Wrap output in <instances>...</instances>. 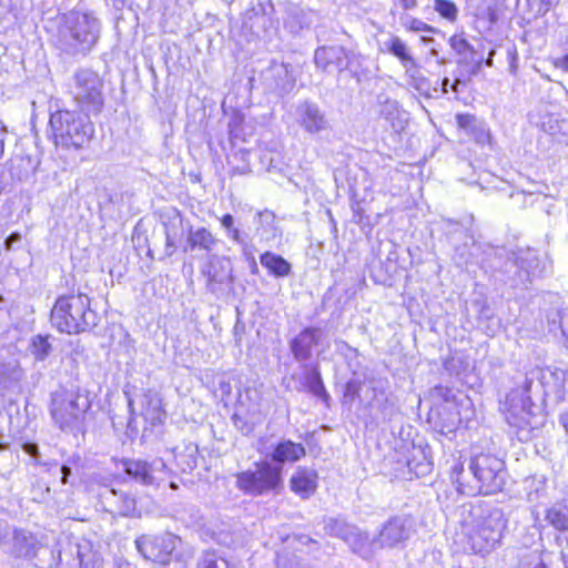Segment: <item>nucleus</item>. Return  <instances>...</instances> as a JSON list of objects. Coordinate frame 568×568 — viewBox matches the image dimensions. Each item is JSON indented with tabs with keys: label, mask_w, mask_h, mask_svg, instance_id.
<instances>
[{
	"label": "nucleus",
	"mask_w": 568,
	"mask_h": 568,
	"mask_svg": "<svg viewBox=\"0 0 568 568\" xmlns=\"http://www.w3.org/2000/svg\"><path fill=\"white\" fill-rule=\"evenodd\" d=\"M534 379L538 381L544 396L554 402L562 400L567 390L566 371L548 366L531 371L520 386L507 394L501 412L508 424L517 428V436L521 442L529 440L532 432L541 428L546 422L542 409L531 402Z\"/></svg>",
	"instance_id": "1"
},
{
	"label": "nucleus",
	"mask_w": 568,
	"mask_h": 568,
	"mask_svg": "<svg viewBox=\"0 0 568 568\" xmlns=\"http://www.w3.org/2000/svg\"><path fill=\"white\" fill-rule=\"evenodd\" d=\"M469 469L474 476V483H465L463 480L465 473L464 462H462L460 455H453L450 480L460 494L468 496L478 494L491 495L500 491L505 486V463L496 455L488 453L475 455L469 464Z\"/></svg>",
	"instance_id": "2"
},
{
	"label": "nucleus",
	"mask_w": 568,
	"mask_h": 568,
	"mask_svg": "<svg viewBox=\"0 0 568 568\" xmlns=\"http://www.w3.org/2000/svg\"><path fill=\"white\" fill-rule=\"evenodd\" d=\"M462 527L474 552L484 555L499 544L506 519L503 510L497 507L471 505Z\"/></svg>",
	"instance_id": "3"
},
{
	"label": "nucleus",
	"mask_w": 568,
	"mask_h": 568,
	"mask_svg": "<svg viewBox=\"0 0 568 568\" xmlns=\"http://www.w3.org/2000/svg\"><path fill=\"white\" fill-rule=\"evenodd\" d=\"M101 22L91 11L72 10L62 17L57 44L68 54H87L95 45Z\"/></svg>",
	"instance_id": "4"
},
{
	"label": "nucleus",
	"mask_w": 568,
	"mask_h": 568,
	"mask_svg": "<svg viewBox=\"0 0 568 568\" xmlns=\"http://www.w3.org/2000/svg\"><path fill=\"white\" fill-rule=\"evenodd\" d=\"M51 324L61 333L79 334L98 324V314L87 294L63 295L51 310Z\"/></svg>",
	"instance_id": "5"
},
{
	"label": "nucleus",
	"mask_w": 568,
	"mask_h": 568,
	"mask_svg": "<svg viewBox=\"0 0 568 568\" xmlns=\"http://www.w3.org/2000/svg\"><path fill=\"white\" fill-rule=\"evenodd\" d=\"M90 407L91 400L87 393L79 389L61 390L52 394L50 415L60 430L78 434L84 429Z\"/></svg>",
	"instance_id": "6"
},
{
	"label": "nucleus",
	"mask_w": 568,
	"mask_h": 568,
	"mask_svg": "<svg viewBox=\"0 0 568 568\" xmlns=\"http://www.w3.org/2000/svg\"><path fill=\"white\" fill-rule=\"evenodd\" d=\"M88 115L70 110L51 113L49 123L54 144L63 149H83L95 132Z\"/></svg>",
	"instance_id": "7"
},
{
	"label": "nucleus",
	"mask_w": 568,
	"mask_h": 568,
	"mask_svg": "<svg viewBox=\"0 0 568 568\" xmlns=\"http://www.w3.org/2000/svg\"><path fill=\"white\" fill-rule=\"evenodd\" d=\"M136 549L148 560L160 565L175 562V568H186L192 552L186 549L174 534L142 535L135 540Z\"/></svg>",
	"instance_id": "8"
},
{
	"label": "nucleus",
	"mask_w": 568,
	"mask_h": 568,
	"mask_svg": "<svg viewBox=\"0 0 568 568\" xmlns=\"http://www.w3.org/2000/svg\"><path fill=\"white\" fill-rule=\"evenodd\" d=\"M71 94L81 111L87 114H98L104 105L103 81L92 70L82 69L74 73Z\"/></svg>",
	"instance_id": "9"
},
{
	"label": "nucleus",
	"mask_w": 568,
	"mask_h": 568,
	"mask_svg": "<svg viewBox=\"0 0 568 568\" xmlns=\"http://www.w3.org/2000/svg\"><path fill=\"white\" fill-rule=\"evenodd\" d=\"M281 467L264 462L255 470L236 474V487L245 494L258 496L276 490L282 484Z\"/></svg>",
	"instance_id": "10"
},
{
	"label": "nucleus",
	"mask_w": 568,
	"mask_h": 568,
	"mask_svg": "<svg viewBox=\"0 0 568 568\" xmlns=\"http://www.w3.org/2000/svg\"><path fill=\"white\" fill-rule=\"evenodd\" d=\"M469 404L468 398L458 402L455 397H446L442 404H437L430 409L428 422L442 435L454 434L463 419L462 408L469 406Z\"/></svg>",
	"instance_id": "11"
},
{
	"label": "nucleus",
	"mask_w": 568,
	"mask_h": 568,
	"mask_svg": "<svg viewBox=\"0 0 568 568\" xmlns=\"http://www.w3.org/2000/svg\"><path fill=\"white\" fill-rule=\"evenodd\" d=\"M122 464L125 474L148 486H159L170 474V469L162 458H155L152 462L125 459Z\"/></svg>",
	"instance_id": "12"
},
{
	"label": "nucleus",
	"mask_w": 568,
	"mask_h": 568,
	"mask_svg": "<svg viewBox=\"0 0 568 568\" xmlns=\"http://www.w3.org/2000/svg\"><path fill=\"white\" fill-rule=\"evenodd\" d=\"M38 540L34 535L23 529L13 528L0 537V549L4 552L21 558L36 556Z\"/></svg>",
	"instance_id": "13"
},
{
	"label": "nucleus",
	"mask_w": 568,
	"mask_h": 568,
	"mask_svg": "<svg viewBox=\"0 0 568 568\" xmlns=\"http://www.w3.org/2000/svg\"><path fill=\"white\" fill-rule=\"evenodd\" d=\"M296 118L300 125L311 134L323 132L329 126L325 113L314 102L301 103L296 109Z\"/></svg>",
	"instance_id": "14"
},
{
	"label": "nucleus",
	"mask_w": 568,
	"mask_h": 568,
	"mask_svg": "<svg viewBox=\"0 0 568 568\" xmlns=\"http://www.w3.org/2000/svg\"><path fill=\"white\" fill-rule=\"evenodd\" d=\"M326 534L345 540L354 551L362 552L368 537L344 520L329 518L324 526Z\"/></svg>",
	"instance_id": "15"
},
{
	"label": "nucleus",
	"mask_w": 568,
	"mask_h": 568,
	"mask_svg": "<svg viewBox=\"0 0 568 568\" xmlns=\"http://www.w3.org/2000/svg\"><path fill=\"white\" fill-rule=\"evenodd\" d=\"M412 531V523L407 518L395 517L387 521L375 540L381 547H394L406 540Z\"/></svg>",
	"instance_id": "16"
},
{
	"label": "nucleus",
	"mask_w": 568,
	"mask_h": 568,
	"mask_svg": "<svg viewBox=\"0 0 568 568\" xmlns=\"http://www.w3.org/2000/svg\"><path fill=\"white\" fill-rule=\"evenodd\" d=\"M347 54L341 45L321 47L315 51L314 61L325 72L342 71L347 65Z\"/></svg>",
	"instance_id": "17"
},
{
	"label": "nucleus",
	"mask_w": 568,
	"mask_h": 568,
	"mask_svg": "<svg viewBox=\"0 0 568 568\" xmlns=\"http://www.w3.org/2000/svg\"><path fill=\"white\" fill-rule=\"evenodd\" d=\"M202 272L211 285L214 283L230 284L233 282L232 263L226 256L211 255Z\"/></svg>",
	"instance_id": "18"
},
{
	"label": "nucleus",
	"mask_w": 568,
	"mask_h": 568,
	"mask_svg": "<svg viewBox=\"0 0 568 568\" xmlns=\"http://www.w3.org/2000/svg\"><path fill=\"white\" fill-rule=\"evenodd\" d=\"M219 240L206 227H189L184 252H203L210 254L216 247Z\"/></svg>",
	"instance_id": "19"
},
{
	"label": "nucleus",
	"mask_w": 568,
	"mask_h": 568,
	"mask_svg": "<svg viewBox=\"0 0 568 568\" xmlns=\"http://www.w3.org/2000/svg\"><path fill=\"white\" fill-rule=\"evenodd\" d=\"M317 479L314 469L298 467L290 479V487L301 498L307 499L316 491Z\"/></svg>",
	"instance_id": "20"
},
{
	"label": "nucleus",
	"mask_w": 568,
	"mask_h": 568,
	"mask_svg": "<svg viewBox=\"0 0 568 568\" xmlns=\"http://www.w3.org/2000/svg\"><path fill=\"white\" fill-rule=\"evenodd\" d=\"M381 51L395 57L403 69L416 62L407 42L396 34H389V37L383 41Z\"/></svg>",
	"instance_id": "21"
},
{
	"label": "nucleus",
	"mask_w": 568,
	"mask_h": 568,
	"mask_svg": "<svg viewBox=\"0 0 568 568\" xmlns=\"http://www.w3.org/2000/svg\"><path fill=\"white\" fill-rule=\"evenodd\" d=\"M320 329L305 328L292 342L291 351L297 361H306L312 355L313 347L317 344Z\"/></svg>",
	"instance_id": "22"
},
{
	"label": "nucleus",
	"mask_w": 568,
	"mask_h": 568,
	"mask_svg": "<svg viewBox=\"0 0 568 568\" xmlns=\"http://www.w3.org/2000/svg\"><path fill=\"white\" fill-rule=\"evenodd\" d=\"M141 415L151 425H160L164 422L165 413L162 408V399L155 392L148 390L141 396Z\"/></svg>",
	"instance_id": "23"
},
{
	"label": "nucleus",
	"mask_w": 568,
	"mask_h": 568,
	"mask_svg": "<svg viewBox=\"0 0 568 568\" xmlns=\"http://www.w3.org/2000/svg\"><path fill=\"white\" fill-rule=\"evenodd\" d=\"M304 456V446L288 439L280 442L272 453V459L282 464L298 462Z\"/></svg>",
	"instance_id": "24"
},
{
	"label": "nucleus",
	"mask_w": 568,
	"mask_h": 568,
	"mask_svg": "<svg viewBox=\"0 0 568 568\" xmlns=\"http://www.w3.org/2000/svg\"><path fill=\"white\" fill-rule=\"evenodd\" d=\"M404 77L408 85L416 90L419 94L430 97V82L422 73L417 61L413 65L404 69Z\"/></svg>",
	"instance_id": "25"
},
{
	"label": "nucleus",
	"mask_w": 568,
	"mask_h": 568,
	"mask_svg": "<svg viewBox=\"0 0 568 568\" xmlns=\"http://www.w3.org/2000/svg\"><path fill=\"white\" fill-rule=\"evenodd\" d=\"M260 261L268 273L274 276L285 277L291 273V264L277 254L265 252L261 255Z\"/></svg>",
	"instance_id": "26"
},
{
	"label": "nucleus",
	"mask_w": 568,
	"mask_h": 568,
	"mask_svg": "<svg viewBox=\"0 0 568 568\" xmlns=\"http://www.w3.org/2000/svg\"><path fill=\"white\" fill-rule=\"evenodd\" d=\"M559 0H523V11L527 19H538L549 12Z\"/></svg>",
	"instance_id": "27"
},
{
	"label": "nucleus",
	"mask_w": 568,
	"mask_h": 568,
	"mask_svg": "<svg viewBox=\"0 0 568 568\" xmlns=\"http://www.w3.org/2000/svg\"><path fill=\"white\" fill-rule=\"evenodd\" d=\"M546 520L557 530L568 531V509L561 505H554L546 510Z\"/></svg>",
	"instance_id": "28"
},
{
	"label": "nucleus",
	"mask_w": 568,
	"mask_h": 568,
	"mask_svg": "<svg viewBox=\"0 0 568 568\" xmlns=\"http://www.w3.org/2000/svg\"><path fill=\"white\" fill-rule=\"evenodd\" d=\"M379 114L388 121L393 128L397 126L396 122H402L400 118L403 112L398 102L395 100L385 99V101L381 103Z\"/></svg>",
	"instance_id": "29"
},
{
	"label": "nucleus",
	"mask_w": 568,
	"mask_h": 568,
	"mask_svg": "<svg viewBox=\"0 0 568 568\" xmlns=\"http://www.w3.org/2000/svg\"><path fill=\"white\" fill-rule=\"evenodd\" d=\"M399 22L405 30L415 33H435L437 31L435 27L409 14L402 16Z\"/></svg>",
	"instance_id": "30"
},
{
	"label": "nucleus",
	"mask_w": 568,
	"mask_h": 568,
	"mask_svg": "<svg viewBox=\"0 0 568 568\" xmlns=\"http://www.w3.org/2000/svg\"><path fill=\"white\" fill-rule=\"evenodd\" d=\"M196 568H235V566L215 552H205L199 559Z\"/></svg>",
	"instance_id": "31"
},
{
	"label": "nucleus",
	"mask_w": 568,
	"mask_h": 568,
	"mask_svg": "<svg viewBox=\"0 0 568 568\" xmlns=\"http://www.w3.org/2000/svg\"><path fill=\"white\" fill-rule=\"evenodd\" d=\"M434 10L449 22H455L458 17L457 6L449 0H434Z\"/></svg>",
	"instance_id": "32"
},
{
	"label": "nucleus",
	"mask_w": 568,
	"mask_h": 568,
	"mask_svg": "<svg viewBox=\"0 0 568 568\" xmlns=\"http://www.w3.org/2000/svg\"><path fill=\"white\" fill-rule=\"evenodd\" d=\"M449 45L458 55L463 57L464 60L467 59L468 54L474 53L473 45L463 36L459 34H454L450 37Z\"/></svg>",
	"instance_id": "33"
},
{
	"label": "nucleus",
	"mask_w": 568,
	"mask_h": 568,
	"mask_svg": "<svg viewBox=\"0 0 568 568\" xmlns=\"http://www.w3.org/2000/svg\"><path fill=\"white\" fill-rule=\"evenodd\" d=\"M50 349L51 346L47 338L40 335L32 338L30 351L37 361H43L49 355Z\"/></svg>",
	"instance_id": "34"
},
{
	"label": "nucleus",
	"mask_w": 568,
	"mask_h": 568,
	"mask_svg": "<svg viewBox=\"0 0 568 568\" xmlns=\"http://www.w3.org/2000/svg\"><path fill=\"white\" fill-rule=\"evenodd\" d=\"M118 513L123 517H133L136 515L135 499L129 495L122 494L119 498Z\"/></svg>",
	"instance_id": "35"
},
{
	"label": "nucleus",
	"mask_w": 568,
	"mask_h": 568,
	"mask_svg": "<svg viewBox=\"0 0 568 568\" xmlns=\"http://www.w3.org/2000/svg\"><path fill=\"white\" fill-rule=\"evenodd\" d=\"M457 125L459 129L464 130L468 135L475 132L476 128L483 122L478 120L473 114H457L456 115Z\"/></svg>",
	"instance_id": "36"
},
{
	"label": "nucleus",
	"mask_w": 568,
	"mask_h": 568,
	"mask_svg": "<svg viewBox=\"0 0 568 568\" xmlns=\"http://www.w3.org/2000/svg\"><path fill=\"white\" fill-rule=\"evenodd\" d=\"M306 383H307V386H308L310 390L314 395H316L318 397L322 396V395H326L323 382H322L321 376H320V373L316 369L311 371L306 375Z\"/></svg>",
	"instance_id": "37"
},
{
	"label": "nucleus",
	"mask_w": 568,
	"mask_h": 568,
	"mask_svg": "<svg viewBox=\"0 0 568 568\" xmlns=\"http://www.w3.org/2000/svg\"><path fill=\"white\" fill-rule=\"evenodd\" d=\"M537 258L532 251L527 250L519 257H517V263L519 267L525 271L527 276L532 272L535 263Z\"/></svg>",
	"instance_id": "38"
},
{
	"label": "nucleus",
	"mask_w": 568,
	"mask_h": 568,
	"mask_svg": "<svg viewBox=\"0 0 568 568\" xmlns=\"http://www.w3.org/2000/svg\"><path fill=\"white\" fill-rule=\"evenodd\" d=\"M470 136L481 145L489 144L491 141L490 131L484 121L476 128L475 132H473Z\"/></svg>",
	"instance_id": "39"
},
{
	"label": "nucleus",
	"mask_w": 568,
	"mask_h": 568,
	"mask_svg": "<svg viewBox=\"0 0 568 568\" xmlns=\"http://www.w3.org/2000/svg\"><path fill=\"white\" fill-rule=\"evenodd\" d=\"M272 11H273V6H272L270 2H267V3H262V2H260L256 7H254V8L252 9V12H253L256 17H258L260 14H262V16H261V19H262L261 24H262L263 27H265L266 22H268V21H270V18H268L267 16H268Z\"/></svg>",
	"instance_id": "40"
},
{
	"label": "nucleus",
	"mask_w": 568,
	"mask_h": 568,
	"mask_svg": "<svg viewBox=\"0 0 568 568\" xmlns=\"http://www.w3.org/2000/svg\"><path fill=\"white\" fill-rule=\"evenodd\" d=\"M21 240L20 233H11L3 242L4 250L8 252L19 250L21 247Z\"/></svg>",
	"instance_id": "41"
},
{
	"label": "nucleus",
	"mask_w": 568,
	"mask_h": 568,
	"mask_svg": "<svg viewBox=\"0 0 568 568\" xmlns=\"http://www.w3.org/2000/svg\"><path fill=\"white\" fill-rule=\"evenodd\" d=\"M13 0H0V22L11 21Z\"/></svg>",
	"instance_id": "42"
},
{
	"label": "nucleus",
	"mask_w": 568,
	"mask_h": 568,
	"mask_svg": "<svg viewBox=\"0 0 568 568\" xmlns=\"http://www.w3.org/2000/svg\"><path fill=\"white\" fill-rule=\"evenodd\" d=\"M23 450L32 457H37L39 455L38 445L33 443H26L23 445Z\"/></svg>",
	"instance_id": "43"
},
{
	"label": "nucleus",
	"mask_w": 568,
	"mask_h": 568,
	"mask_svg": "<svg viewBox=\"0 0 568 568\" xmlns=\"http://www.w3.org/2000/svg\"><path fill=\"white\" fill-rule=\"evenodd\" d=\"M6 138H7V130L3 126L2 121L0 120V158H2V155L4 153Z\"/></svg>",
	"instance_id": "44"
},
{
	"label": "nucleus",
	"mask_w": 568,
	"mask_h": 568,
	"mask_svg": "<svg viewBox=\"0 0 568 568\" xmlns=\"http://www.w3.org/2000/svg\"><path fill=\"white\" fill-rule=\"evenodd\" d=\"M221 224L224 229L232 230L234 229V219L231 214H225L221 219Z\"/></svg>",
	"instance_id": "45"
},
{
	"label": "nucleus",
	"mask_w": 568,
	"mask_h": 568,
	"mask_svg": "<svg viewBox=\"0 0 568 568\" xmlns=\"http://www.w3.org/2000/svg\"><path fill=\"white\" fill-rule=\"evenodd\" d=\"M382 399H384L385 402L387 400V398L385 397V394L384 392H379V394H375V397L373 399V403L372 405H376V407L378 409H382L383 408V403H382Z\"/></svg>",
	"instance_id": "46"
},
{
	"label": "nucleus",
	"mask_w": 568,
	"mask_h": 568,
	"mask_svg": "<svg viewBox=\"0 0 568 568\" xmlns=\"http://www.w3.org/2000/svg\"><path fill=\"white\" fill-rule=\"evenodd\" d=\"M227 235H229V237H230L231 240H233L234 242H237V243H240V242H241L240 231H239L236 227H234V229H232V230H229V231H227Z\"/></svg>",
	"instance_id": "47"
},
{
	"label": "nucleus",
	"mask_w": 568,
	"mask_h": 568,
	"mask_svg": "<svg viewBox=\"0 0 568 568\" xmlns=\"http://www.w3.org/2000/svg\"><path fill=\"white\" fill-rule=\"evenodd\" d=\"M272 72L273 74L275 75H282V74H287V69L284 64H278V65H274L272 68Z\"/></svg>",
	"instance_id": "48"
},
{
	"label": "nucleus",
	"mask_w": 568,
	"mask_h": 568,
	"mask_svg": "<svg viewBox=\"0 0 568 568\" xmlns=\"http://www.w3.org/2000/svg\"><path fill=\"white\" fill-rule=\"evenodd\" d=\"M60 473H61V483L62 484H67L68 481V477L70 476L71 474V469L68 467V466H62L60 468Z\"/></svg>",
	"instance_id": "49"
},
{
	"label": "nucleus",
	"mask_w": 568,
	"mask_h": 568,
	"mask_svg": "<svg viewBox=\"0 0 568 568\" xmlns=\"http://www.w3.org/2000/svg\"><path fill=\"white\" fill-rule=\"evenodd\" d=\"M559 420L565 430L568 433V408L560 414Z\"/></svg>",
	"instance_id": "50"
},
{
	"label": "nucleus",
	"mask_w": 568,
	"mask_h": 568,
	"mask_svg": "<svg viewBox=\"0 0 568 568\" xmlns=\"http://www.w3.org/2000/svg\"><path fill=\"white\" fill-rule=\"evenodd\" d=\"M406 10L414 9L417 6V0H400Z\"/></svg>",
	"instance_id": "51"
},
{
	"label": "nucleus",
	"mask_w": 568,
	"mask_h": 568,
	"mask_svg": "<svg viewBox=\"0 0 568 568\" xmlns=\"http://www.w3.org/2000/svg\"><path fill=\"white\" fill-rule=\"evenodd\" d=\"M420 42L425 45H430L435 42V39L432 38V37H426V36H422L420 37Z\"/></svg>",
	"instance_id": "52"
},
{
	"label": "nucleus",
	"mask_w": 568,
	"mask_h": 568,
	"mask_svg": "<svg viewBox=\"0 0 568 568\" xmlns=\"http://www.w3.org/2000/svg\"><path fill=\"white\" fill-rule=\"evenodd\" d=\"M495 54V50H490V52L488 53V58L485 60V64L487 67H493L494 62H493V57Z\"/></svg>",
	"instance_id": "53"
},
{
	"label": "nucleus",
	"mask_w": 568,
	"mask_h": 568,
	"mask_svg": "<svg viewBox=\"0 0 568 568\" xmlns=\"http://www.w3.org/2000/svg\"><path fill=\"white\" fill-rule=\"evenodd\" d=\"M560 67L565 70V71H568V54L565 55L561 61H560Z\"/></svg>",
	"instance_id": "54"
},
{
	"label": "nucleus",
	"mask_w": 568,
	"mask_h": 568,
	"mask_svg": "<svg viewBox=\"0 0 568 568\" xmlns=\"http://www.w3.org/2000/svg\"><path fill=\"white\" fill-rule=\"evenodd\" d=\"M125 395H126V397H128V406H129V409H130V412L133 414V413H134V408H133L134 400H133V398H131V397L129 396V394H128V393H125Z\"/></svg>",
	"instance_id": "55"
},
{
	"label": "nucleus",
	"mask_w": 568,
	"mask_h": 568,
	"mask_svg": "<svg viewBox=\"0 0 568 568\" xmlns=\"http://www.w3.org/2000/svg\"><path fill=\"white\" fill-rule=\"evenodd\" d=\"M166 246L168 247H174L175 246L174 241L172 240V237L169 234H166Z\"/></svg>",
	"instance_id": "56"
},
{
	"label": "nucleus",
	"mask_w": 568,
	"mask_h": 568,
	"mask_svg": "<svg viewBox=\"0 0 568 568\" xmlns=\"http://www.w3.org/2000/svg\"><path fill=\"white\" fill-rule=\"evenodd\" d=\"M448 83H449V80H448L447 78H445V79L443 80V88H442V91H443L444 93H447V92H448V89H447V88H448Z\"/></svg>",
	"instance_id": "57"
},
{
	"label": "nucleus",
	"mask_w": 568,
	"mask_h": 568,
	"mask_svg": "<svg viewBox=\"0 0 568 568\" xmlns=\"http://www.w3.org/2000/svg\"><path fill=\"white\" fill-rule=\"evenodd\" d=\"M429 54L434 58H437L438 57V51L436 48L432 47L430 50H429Z\"/></svg>",
	"instance_id": "58"
},
{
	"label": "nucleus",
	"mask_w": 568,
	"mask_h": 568,
	"mask_svg": "<svg viewBox=\"0 0 568 568\" xmlns=\"http://www.w3.org/2000/svg\"><path fill=\"white\" fill-rule=\"evenodd\" d=\"M459 83H460V80H456L453 85H452V89L457 92L458 91V88H459Z\"/></svg>",
	"instance_id": "59"
},
{
	"label": "nucleus",
	"mask_w": 568,
	"mask_h": 568,
	"mask_svg": "<svg viewBox=\"0 0 568 568\" xmlns=\"http://www.w3.org/2000/svg\"><path fill=\"white\" fill-rule=\"evenodd\" d=\"M459 83H460V80H456L453 85H452V89L457 92L458 91V88H459Z\"/></svg>",
	"instance_id": "60"
},
{
	"label": "nucleus",
	"mask_w": 568,
	"mask_h": 568,
	"mask_svg": "<svg viewBox=\"0 0 568 568\" xmlns=\"http://www.w3.org/2000/svg\"><path fill=\"white\" fill-rule=\"evenodd\" d=\"M261 216H264L265 219H273V214L271 212L260 213Z\"/></svg>",
	"instance_id": "61"
},
{
	"label": "nucleus",
	"mask_w": 568,
	"mask_h": 568,
	"mask_svg": "<svg viewBox=\"0 0 568 568\" xmlns=\"http://www.w3.org/2000/svg\"><path fill=\"white\" fill-rule=\"evenodd\" d=\"M481 63H483V59L480 58V59L476 62V70H479V69H480Z\"/></svg>",
	"instance_id": "62"
},
{
	"label": "nucleus",
	"mask_w": 568,
	"mask_h": 568,
	"mask_svg": "<svg viewBox=\"0 0 568 568\" xmlns=\"http://www.w3.org/2000/svg\"><path fill=\"white\" fill-rule=\"evenodd\" d=\"M277 87H280L281 89L284 90V89H286L287 85H286V83H281V84L278 83Z\"/></svg>",
	"instance_id": "63"
},
{
	"label": "nucleus",
	"mask_w": 568,
	"mask_h": 568,
	"mask_svg": "<svg viewBox=\"0 0 568 568\" xmlns=\"http://www.w3.org/2000/svg\"><path fill=\"white\" fill-rule=\"evenodd\" d=\"M171 487L175 489L176 485L174 483H171Z\"/></svg>",
	"instance_id": "64"
}]
</instances>
